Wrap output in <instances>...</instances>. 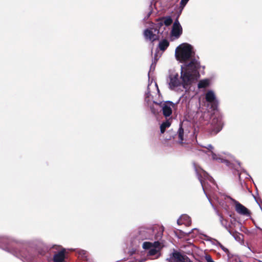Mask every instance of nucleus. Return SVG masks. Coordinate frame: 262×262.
I'll return each mask as SVG.
<instances>
[{
    "mask_svg": "<svg viewBox=\"0 0 262 262\" xmlns=\"http://www.w3.org/2000/svg\"><path fill=\"white\" fill-rule=\"evenodd\" d=\"M210 84V81L209 79H206L201 80L198 83L199 88H205L209 86Z\"/></svg>",
    "mask_w": 262,
    "mask_h": 262,
    "instance_id": "a211bd4d",
    "label": "nucleus"
},
{
    "mask_svg": "<svg viewBox=\"0 0 262 262\" xmlns=\"http://www.w3.org/2000/svg\"><path fill=\"white\" fill-rule=\"evenodd\" d=\"M206 148H207V149L208 150V152H209V154H208V155L210 156L211 155L212 156V159L213 160H215L216 161H218V162H222L224 160L221 158L219 156H217V155H216L215 153L213 152V147L209 144V145H208Z\"/></svg>",
    "mask_w": 262,
    "mask_h": 262,
    "instance_id": "f8f14e48",
    "label": "nucleus"
},
{
    "mask_svg": "<svg viewBox=\"0 0 262 262\" xmlns=\"http://www.w3.org/2000/svg\"><path fill=\"white\" fill-rule=\"evenodd\" d=\"M205 258L207 262H214L209 255H206Z\"/></svg>",
    "mask_w": 262,
    "mask_h": 262,
    "instance_id": "5701e85b",
    "label": "nucleus"
},
{
    "mask_svg": "<svg viewBox=\"0 0 262 262\" xmlns=\"http://www.w3.org/2000/svg\"><path fill=\"white\" fill-rule=\"evenodd\" d=\"M142 247L144 249H149L148 255L155 256L157 255L156 257L159 255V251L162 247V245L159 242H155L154 243L150 242H144Z\"/></svg>",
    "mask_w": 262,
    "mask_h": 262,
    "instance_id": "7ed1b4c3",
    "label": "nucleus"
},
{
    "mask_svg": "<svg viewBox=\"0 0 262 262\" xmlns=\"http://www.w3.org/2000/svg\"><path fill=\"white\" fill-rule=\"evenodd\" d=\"M198 68L199 64L193 61L189 65L181 66L180 76L178 73L171 72L167 80L169 88L176 90L182 86L184 89H187L196 80Z\"/></svg>",
    "mask_w": 262,
    "mask_h": 262,
    "instance_id": "f257e3e1",
    "label": "nucleus"
},
{
    "mask_svg": "<svg viewBox=\"0 0 262 262\" xmlns=\"http://www.w3.org/2000/svg\"><path fill=\"white\" fill-rule=\"evenodd\" d=\"M163 21L166 26H168L172 23V20L170 17H166L163 19Z\"/></svg>",
    "mask_w": 262,
    "mask_h": 262,
    "instance_id": "4be33fe9",
    "label": "nucleus"
},
{
    "mask_svg": "<svg viewBox=\"0 0 262 262\" xmlns=\"http://www.w3.org/2000/svg\"><path fill=\"white\" fill-rule=\"evenodd\" d=\"M65 250L63 249L55 254L54 256V262H63L65 258Z\"/></svg>",
    "mask_w": 262,
    "mask_h": 262,
    "instance_id": "4468645a",
    "label": "nucleus"
},
{
    "mask_svg": "<svg viewBox=\"0 0 262 262\" xmlns=\"http://www.w3.org/2000/svg\"><path fill=\"white\" fill-rule=\"evenodd\" d=\"M234 204L235 210L238 213L246 216H250V211L246 207L235 201H234Z\"/></svg>",
    "mask_w": 262,
    "mask_h": 262,
    "instance_id": "423d86ee",
    "label": "nucleus"
},
{
    "mask_svg": "<svg viewBox=\"0 0 262 262\" xmlns=\"http://www.w3.org/2000/svg\"><path fill=\"white\" fill-rule=\"evenodd\" d=\"M188 131L187 129H184L181 126L178 132V142L180 144H183L186 140L187 137Z\"/></svg>",
    "mask_w": 262,
    "mask_h": 262,
    "instance_id": "9d476101",
    "label": "nucleus"
},
{
    "mask_svg": "<svg viewBox=\"0 0 262 262\" xmlns=\"http://www.w3.org/2000/svg\"><path fill=\"white\" fill-rule=\"evenodd\" d=\"M216 123V121H213V123Z\"/></svg>",
    "mask_w": 262,
    "mask_h": 262,
    "instance_id": "bb28decb",
    "label": "nucleus"
},
{
    "mask_svg": "<svg viewBox=\"0 0 262 262\" xmlns=\"http://www.w3.org/2000/svg\"><path fill=\"white\" fill-rule=\"evenodd\" d=\"M156 93H159V90L157 84L156 82H151L148 86V92L146 94L147 97L149 98L150 96L153 97V94Z\"/></svg>",
    "mask_w": 262,
    "mask_h": 262,
    "instance_id": "9b49d317",
    "label": "nucleus"
},
{
    "mask_svg": "<svg viewBox=\"0 0 262 262\" xmlns=\"http://www.w3.org/2000/svg\"><path fill=\"white\" fill-rule=\"evenodd\" d=\"M169 42L167 40L164 39L161 41L159 43V48L160 50L164 51L168 47Z\"/></svg>",
    "mask_w": 262,
    "mask_h": 262,
    "instance_id": "f3484780",
    "label": "nucleus"
},
{
    "mask_svg": "<svg viewBox=\"0 0 262 262\" xmlns=\"http://www.w3.org/2000/svg\"><path fill=\"white\" fill-rule=\"evenodd\" d=\"M179 225L184 224L186 226H189L191 224V220L187 215L184 214L182 215L177 221Z\"/></svg>",
    "mask_w": 262,
    "mask_h": 262,
    "instance_id": "ddd939ff",
    "label": "nucleus"
},
{
    "mask_svg": "<svg viewBox=\"0 0 262 262\" xmlns=\"http://www.w3.org/2000/svg\"><path fill=\"white\" fill-rule=\"evenodd\" d=\"M156 30L146 29L144 32V36L146 40L153 41L158 38V36L156 34Z\"/></svg>",
    "mask_w": 262,
    "mask_h": 262,
    "instance_id": "1a4fd4ad",
    "label": "nucleus"
},
{
    "mask_svg": "<svg viewBox=\"0 0 262 262\" xmlns=\"http://www.w3.org/2000/svg\"><path fill=\"white\" fill-rule=\"evenodd\" d=\"M195 171L198 176L199 179L201 183L204 191L207 196L208 185L207 184L206 182L203 180V178H204V179H208L210 182L213 183V182L212 181V178L209 177L208 174L201 168L195 167Z\"/></svg>",
    "mask_w": 262,
    "mask_h": 262,
    "instance_id": "20e7f679",
    "label": "nucleus"
},
{
    "mask_svg": "<svg viewBox=\"0 0 262 262\" xmlns=\"http://www.w3.org/2000/svg\"><path fill=\"white\" fill-rule=\"evenodd\" d=\"M170 262H191L186 256L180 254L179 252L173 253L170 258Z\"/></svg>",
    "mask_w": 262,
    "mask_h": 262,
    "instance_id": "0eeeda50",
    "label": "nucleus"
},
{
    "mask_svg": "<svg viewBox=\"0 0 262 262\" xmlns=\"http://www.w3.org/2000/svg\"><path fill=\"white\" fill-rule=\"evenodd\" d=\"M182 28L178 20L177 19L173 25V27L171 31V35L172 36L176 37V38H178L182 34Z\"/></svg>",
    "mask_w": 262,
    "mask_h": 262,
    "instance_id": "6e6552de",
    "label": "nucleus"
},
{
    "mask_svg": "<svg viewBox=\"0 0 262 262\" xmlns=\"http://www.w3.org/2000/svg\"><path fill=\"white\" fill-rule=\"evenodd\" d=\"M154 103L155 105L151 106L150 108L153 114H157L159 113V109L158 107L159 106H160V103L159 104L155 101H154Z\"/></svg>",
    "mask_w": 262,
    "mask_h": 262,
    "instance_id": "aec40b11",
    "label": "nucleus"
},
{
    "mask_svg": "<svg viewBox=\"0 0 262 262\" xmlns=\"http://www.w3.org/2000/svg\"><path fill=\"white\" fill-rule=\"evenodd\" d=\"M171 125V119H169L167 120L166 121L163 122L160 126V131L161 133H164L165 129L167 128L170 127Z\"/></svg>",
    "mask_w": 262,
    "mask_h": 262,
    "instance_id": "dca6fc26",
    "label": "nucleus"
},
{
    "mask_svg": "<svg viewBox=\"0 0 262 262\" xmlns=\"http://www.w3.org/2000/svg\"><path fill=\"white\" fill-rule=\"evenodd\" d=\"M216 127H214V128H215L213 130L214 134H216L217 133H218L222 129V123L221 121H216Z\"/></svg>",
    "mask_w": 262,
    "mask_h": 262,
    "instance_id": "412c9836",
    "label": "nucleus"
},
{
    "mask_svg": "<svg viewBox=\"0 0 262 262\" xmlns=\"http://www.w3.org/2000/svg\"><path fill=\"white\" fill-rule=\"evenodd\" d=\"M188 1L189 0H181V7H182V8H183L186 5V4H187V3L188 2Z\"/></svg>",
    "mask_w": 262,
    "mask_h": 262,
    "instance_id": "b1692460",
    "label": "nucleus"
},
{
    "mask_svg": "<svg viewBox=\"0 0 262 262\" xmlns=\"http://www.w3.org/2000/svg\"><path fill=\"white\" fill-rule=\"evenodd\" d=\"M221 248L225 252H227L228 251L227 249H226V248H225L224 247H223L222 246H221Z\"/></svg>",
    "mask_w": 262,
    "mask_h": 262,
    "instance_id": "393cba45",
    "label": "nucleus"
},
{
    "mask_svg": "<svg viewBox=\"0 0 262 262\" xmlns=\"http://www.w3.org/2000/svg\"><path fill=\"white\" fill-rule=\"evenodd\" d=\"M144 261V260H138V261H139V262H142V261Z\"/></svg>",
    "mask_w": 262,
    "mask_h": 262,
    "instance_id": "a878e982",
    "label": "nucleus"
},
{
    "mask_svg": "<svg viewBox=\"0 0 262 262\" xmlns=\"http://www.w3.org/2000/svg\"><path fill=\"white\" fill-rule=\"evenodd\" d=\"M193 54L192 47L190 45L185 43L178 46L175 51L176 57L178 61L181 62H189L188 64L185 65H189L193 61L199 64L195 59L192 58ZM199 66L200 64H199Z\"/></svg>",
    "mask_w": 262,
    "mask_h": 262,
    "instance_id": "f03ea898",
    "label": "nucleus"
},
{
    "mask_svg": "<svg viewBox=\"0 0 262 262\" xmlns=\"http://www.w3.org/2000/svg\"><path fill=\"white\" fill-rule=\"evenodd\" d=\"M206 99L208 102L215 104L216 99L214 93L212 91H208L206 94Z\"/></svg>",
    "mask_w": 262,
    "mask_h": 262,
    "instance_id": "2eb2a0df",
    "label": "nucleus"
},
{
    "mask_svg": "<svg viewBox=\"0 0 262 262\" xmlns=\"http://www.w3.org/2000/svg\"><path fill=\"white\" fill-rule=\"evenodd\" d=\"M160 107L162 108L163 115L165 117H169L175 107V104L170 101L161 102Z\"/></svg>",
    "mask_w": 262,
    "mask_h": 262,
    "instance_id": "39448f33",
    "label": "nucleus"
},
{
    "mask_svg": "<svg viewBox=\"0 0 262 262\" xmlns=\"http://www.w3.org/2000/svg\"><path fill=\"white\" fill-rule=\"evenodd\" d=\"M140 233L143 234V236L145 238H149L150 237V234L152 232V231L151 229L144 230L143 231H140Z\"/></svg>",
    "mask_w": 262,
    "mask_h": 262,
    "instance_id": "6ab92c4d",
    "label": "nucleus"
}]
</instances>
